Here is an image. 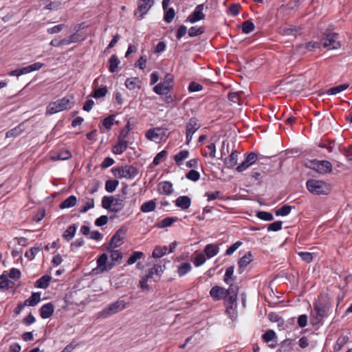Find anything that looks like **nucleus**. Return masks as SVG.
<instances>
[{"instance_id":"54","label":"nucleus","mask_w":352,"mask_h":352,"mask_svg":"<svg viewBox=\"0 0 352 352\" xmlns=\"http://www.w3.org/2000/svg\"><path fill=\"white\" fill-rule=\"evenodd\" d=\"M175 15V10L173 8H169L164 13V21L167 23H170L173 21Z\"/></svg>"},{"instance_id":"61","label":"nucleus","mask_w":352,"mask_h":352,"mask_svg":"<svg viewBox=\"0 0 352 352\" xmlns=\"http://www.w3.org/2000/svg\"><path fill=\"white\" fill-rule=\"evenodd\" d=\"M115 116L113 115L109 116L102 120V125L107 129H110L113 125Z\"/></svg>"},{"instance_id":"46","label":"nucleus","mask_w":352,"mask_h":352,"mask_svg":"<svg viewBox=\"0 0 352 352\" xmlns=\"http://www.w3.org/2000/svg\"><path fill=\"white\" fill-rule=\"evenodd\" d=\"M189 155V152L186 150L179 151L177 154L174 156V160L176 164L179 166L182 164V162L186 159Z\"/></svg>"},{"instance_id":"33","label":"nucleus","mask_w":352,"mask_h":352,"mask_svg":"<svg viewBox=\"0 0 352 352\" xmlns=\"http://www.w3.org/2000/svg\"><path fill=\"white\" fill-rule=\"evenodd\" d=\"M178 221V218L176 217H168L163 219L160 221L157 224V227L158 228H165L166 227H169L172 226L175 222Z\"/></svg>"},{"instance_id":"6","label":"nucleus","mask_w":352,"mask_h":352,"mask_svg":"<svg viewBox=\"0 0 352 352\" xmlns=\"http://www.w3.org/2000/svg\"><path fill=\"white\" fill-rule=\"evenodd\" d=\"M166 129L156 127L147 130L145 136L149 140L158 142L166 136Z\"/></svg>"},{"instance_id":"44","label":"nucleus","mask_w":352,"mask_h":352,"mask_svg":"<svg viewBox=\"0 0 352 352\" xmlns=\"http://www.w3.org/2000/svg\"><path fill=\"white\" fill-rule=\"evenodd\" d=\"M41 246L32 247L25 253V256L29 260L32 261L35 256L41 250Z\"/></svg>"},{"instance_id":"11","label":"nucleus","mask_w":352,"mask_h":352,"mask_svg":"<svg viewBox=\"0 0 352 352\" xmlns=\"http://www.w3.org/2000/svg\"><path fill=\"white\" fill-rule=\"evenodd\" d=\"M204 9V4H199L197 6L194 11L188 16L187 21L190 23H195L205 18V14L203 13Z\"/></svg>"},{"instance_id":"21","label":"nucleus","mask_w":352,"mask_h":352,"mask_svg":"<svg viewBox=\"0 0 352 352\" xmlns=\"http://www.w3.org/2000/svg\"><path fill=\"white\" fill-rule=\"evenodd\" d=\"M41 3L44 5V10H58L60 8L62 5L61 0H40Z\"/></svg>"},{"instance_id":"62","label":"nucleus","mask_w":352,"mask_h":352,"mask_svg":"<svg viewBox=\"0 0 352 352\" xmlns=\"http://www.w3.org/2000/svg\"><path fill=\"white\" fill-rule=\"evenodd\" d=\"M300 258L306 263H311L313 261L312 254L308 252H300L298 253Z\"/></svg>"},{"instance_id":"7","label":"nucleus","mask_w":352,"mask_h":352,"mask_svg":"<svg viewBox=\"0 0 352 352\" xmlns=\"http://www.w3.org/2000/svg\"><path fill=\"white\" fill-rule=\"evenodd\" d=\"M245 160L241 163L236 168V170L241 173L246 169H248L250 166L254 164L258 160V155L255 152L246 153L244 154Z\"/></svg>"},{"instance_id":"55","label":"nucleus","mask_w":352,"mask_h":352,"mask_svg":"<svg viewBox=\"0 0 352 352\" xmlns=\"http://www.w3.org/2000/svg\"><path fill=\"white\" fill-rule=\"evenodd\" d=\"M144 256L142 252H134L128 258L127 264L132 265L135 263L138 260L141 259Z\"/></svg>"},{"instance_id":"1","label":"nucleus","mask_w":352,"mask_h":352,"mask_svg":"<svg viewBox=\"0 0 352 352\" xmlns=\"http://www.w3.org/2000/svg\"><path fill=\"white\" fill-rule=\"evenodd\" d=\"M129 303L126 302L124 300H118L114 302L110 303L107 307L100 311L98 314V317L99 316L103 318H109L111 316L122 311L129 307Z\"/></svg>"},{"instance_id":"27","label":"nucleus","mask_w":352,"mask_h":352,"mask_svg":"<svg viewBox=\"0 0 352 352\" xmlns=\"http://www.w3.org/2000/svg\"><path fill=\"white\" fill-rule=\"evenodd\" d=\"M128 145L127 141L118 140V143L112 148V152L116 155H121L126 150Z\"/></svg>"},{"instance_id":"8","label":"nucleus","mask_w":352,"mask_h":352,"mask_svg":"<svg viewBox=\"0 0 352 352\" xmlns=\"http://www.w3.org/2000/svg\"><path fill=\"white\" fill-rule=\"evenodd\" d=\"M329 306L325 302L318 301L314 304V317L318 322L321 321L327 316Z\"/></svg>"},{"instance_id":"64","label":"nucleus","mask_w":352,"mask_h":352,"mask_svg":"<svg viewBox=\"0 0 352 352\" xmlns=\"http://www.w3.org/2000/svg\"><path fill=\"white\" fill-rule=\"evenodd\" d=\"M242 245L241 241H236L231 246H230L226 251V255H232L241 245Z\"/></svg>"},{"instance_id":"49","label":"nucleus","mask_w":352,"mask_h":352,"mask_svg":"<svg viewBox=\"0 0 352 352\" xmlns=\"http://www.w3.org/2000/svg\"><path fill=\"white\" fill-rule=\"evenodd\" d=\"M107 87L106 86H104L100 88L95 89L93 94L90 95V96H92L95 98H100L106 96L107 94Z\"/></svg>"},{"instance_id":"50","label":"nucleus","mask_w":352,"mask_h":352,"mask_svg":"<svg viewBox=\"0 0 352 352\" xmlns=\"http://www.w3.org/2000/svg\"><path fill=\"white\" fill-rule=\"evenodd\" d=\"M167 250L166 246L157 247L153 250L152 256L153 258H161L167 253Z\"/></svg>"},{"instance_id":"35","label":"nucleus","mask_w":352,"mask_h":352,"mask_svg":"<svg viewBox=\"0 0 352 352\" xmlns=\"http://www.w3.org/2000/svg\"><path fill=\"white\" fill-rule=\"evenodd\" d=\"M41 301V294L38 292H34L31 296L25 300V305L27 306L34 307Z\"/></svg>"},{"instance_id":"4","label":"nucleus","mask_w":352,"mask_h":352,"mask_svg":"<svg viewBox=\"0 0 352 352\" xmlns=\"http://www.w3.org/2000/svg\"><path fill=\"white\" fill-rule=\"evenodd\" d=\"M70 98L67 96L63 97L54 102H50L47 106L46 114L53 115L70 108Z\"/></svg>"},{"instance_id":"29","label":"nucleus","mask_w":352,"mask_h":352,"mask_svg":"<svg viewBox=\"0 0 352 352\" xmlns=\"http://www.w3.org/2000/svg\"><path fill=\"white\" fill-rule=\"evenodd\" d=\"M164 267L161 265H155L152 268L149 269L146 274L147 279H151L153 277V275L160 276L164 272Z\"/></svg>"},{"instance_id":"18","label":"nucleus","mask_w":352,"mask_h":352,"mask_svg":"<svg viewBox=\"0 0 352 352\" xmlns=\"http://www.w3.org/2000/svg\"><path fill=\"white\" fill-rule=\"evenodd\" d=\"M54 311V307L52 302L44 304L40 308V316L43 319L50 318Z\"/></svg>"},{"instance_id":"59","label":"nucleus","mask_w":352,"mask_h":352,"mask_svg":"<svg viewBox=\"0 0 352 352\" xmlns=\"http://www.w3.org/2000/svg\"><path fill=\"white\" fill-rule=\"evenodd\" d=\"M205 196L208 197V201H210L214 199H223L221 193L220 191H215L212 192H206Z\"/></svg>"},{"instance_id":"20","label":"nucleus","mask_w":352,"mask_h":352,"mask_svg":"<svg viewBox=\"0 0 352 352\" xmlns=\"http://www.w3.org/2000/svg\"><path fill=\"white\" fill-rule=\"evenodd\" d=\"M171 88L172 87L170 85V82L166 80L164 82H160L156 85L153 88V91L157 94L162 96L164 94L171 90Z\"/></svg>"},{"instance_id":"37","label":"nucleus","mask_w":352,"mask_h":352,"mask_svg":"<svg viewBox=\"0 0 352 352\" xmlns=\"http://www.w3.org/2000/svg\"><path fill=\"white\" fill-rule=\"evenodd\" d=\"M14 283L8 279V276L5 274H3L0 276V289H8L12 287Z\"/></svg>"},{"instance_id":"5","label":"nucleus","mask_w":352,"mask_h":352,"mask_svg":"<svg viewBox=\"0 0 352 352\" xmlns=\"http://www.w3.org/2000/svg\"><path fill=\"white\" fill-rule=\"evenodd\" d=\"M339 35L334 32H325L323 34L320 40V44L329 50L338 49L340 47V43L338 41Z\"/></svg>"},{"instance_id":"32","label":"nucleus","mask_w":352,"mask_h":352,"mask_svg":"<svg viewBox=\"0 0 352 352\" xmlns=\"http://www.w3.org/2000/svg\"><path fill=\"white\" fill-rule=\"evenodd\" d=\"M24 131L23 125V124H20L18 126H15L14 128L9 130L7 131L6 134V138H16L19 135H20Z\"/></svg>"},{"instance_id":"45","label":"nucleus","mask_w":352,"mask_h":352,"mask_svg":"<svg viewBox=\"0 0 352 352\" xmlns=\"http://www.w3.org/2000/svg\"><path fill=\"white\" fill-rule=\"evenodd\" d=\"M113 203V197L111 196H104L102 199V206L103 208L109 210L111 212Z\"/></svg>"},{"instance_id":"63","label":"nucleus","mask_w":352,"mask_h":352,"mask_svg":"<svg viewBox=\"0 0 352 352\" xmlns=\"http://www.w3.org/2000/svg\"><path fill=\"white\" fill-rule=\"evenodd\" d=\"M166 154L167 152L165 150H163L158 153L154 157L153 164L155 166L158 165L164 160Z\"/></svg>"},{"instance_id":"10","label":"nucleus","mask_w":352,"mask_h":352,"mask_svg":"<svg viewBox=\"0 0 352 352\" xmlns=\"http://www.w3.org/2000/svg\"><path fill=\"white\" fill-rule=\"evenodd\" d=\"M114 266L115 263L108 261V256L106 253L102 254L97 259V268L100 272H108Z\"/></svg>"},{"instance_id":"15","label":"nucleus","mask_w":352,"mask_h":352,"mask_svg":"<svg viewBox=\"0 0 352 352\" xmlns=\"http://www.w3.org/2000/svg\"><path fill=\"white\" fill-rule=\"evenodd\" d=\"M157 191L161 195H170L174 191L173 184L169 181L160 182L157 185Z\"/></svg>"},{"instance_id":"9","label":"nucleus","mask_w":352,"mask_h":352,"mask_svg":"<svg viewBox=\"0 0 352 352\" xmlns=\"http://www.w3.org/2000/svg\"><path fill=\"white\" fill-rule=\"evenodd\" d=\"M311 164L314 165L312 168L319 173H328L332 170V164L327 160H314L311 161Z\"/></svg>"},{"instance_id":"26","label":"nucleus","mask_w":352,"mask_h":352,"mask_svg":"<svg viewBox=\"0 0 352 352\" xmlns=\"http://www.w3.org/2000/svg\"><path fill=\"white\" fill-rule=\"evenodd\" d=\"M219 252V248L217 245L210 243L208 244L204 248V252L208 258L216 256Z\"/></svg>"},{"instance_id":"14","label":"nucleus","mask_w":352,"mask_h":352,"mask_svg":"<svg viewBox=\"0 0 352 352\" xmlns=\"http://www.w3.org/2000/svg\"><path fill=\"white\" fill-rule=\"evenodd\" d=\"M210 295L214 301H219L226 298V289L218 285H214L211 288Z\"/></svg>"},{"instance_id":"56","label":"nucleus","mask_w":352,"mask_h":352,"mask_svg":"<svg viewBox=\"0 0 352 352\" xmlns=\"http://www.w3.org/2000/svg\"><path fill=\"white\" fill-rule=\"evenodd\" d=\"M204 30L202 27L197 28L196 26L191 27L188 30V35L190 37H195L202 34Z\"/></svg>"},{"instance_id":"19","label":"nucleus","mask_w":352,"mask_h":352,"mask_svg":"<svg viewBox=\"0 0 352 352\" xmlns=\"http://www.w3.org/2000/svg\"><path fill=\"white\" fill-rule=\"evenodd\" d=\"M320 43L316 41H309L306 43L299 45L297 48L299 52L305 53L307 52H314L316 49L319 48Z\"/></svg>"},{"instance_id":"58","label":"nucleus","mask_w":352,"mask_h":352,"mask_svg":"<svg viewBox=\"0 0 352 352\" xmlns=\"http://www.w3.org/2000/svg\"><path fill=\"white\" fill-rule=\"evenodd\" d=\"M186 177L189 180H191L192 182H197L200 179V174L198 171L195 170H190L186 175Z\"/></svg>"},{"instance_id":"51","label":"nucleus","mask_w":352,"mask_h":352,"mask_svg":"<svg viewBox=\"0 0 352 352\" xmlns=\"http://www.w3.org/2000/svg\"><path fill=\"white\" fill-rule=\"evenodd\" d=\"M241 28L243 33L249 34L254 30L255 26L250 20H247L243 23Z\"/></svg>"},{"instance_id":"25","label":"nucleus","mask_w":352,"mask_h":352,"mask_svg":"<svg viewBox=\"0 0 352 352\" xmlns=\"http://www.w3.org/2000/svg\"><path fill=\"white\" fill-rule=\"evenodd\" d=\"M72 157L71 152L67 149H60L56 154L52 156V160H67Z\"/></svg>"},{"instance_id":"36","label":"nucleus","mask_w":352,"mask_h":352,"mask_svg":"<svg viewBox=\"0 0 352 352\" xmlns=\"http://www.w3.org/2000/svg\"><path fill=\"white\" fill-rule=\"evenodd\" d=\"M76 229L77 227L75 225L69 226L63 234V239L67 241L72 240L76 234Z\"/></svg>"},{"instance_id":"31","label":"nucleus","mask_w":352,"mask_h":352,"mask_svg":"<svg viewBox=\"0 0 352 352\" xmlns=\"http://www.w3.org/2000/svg\"><path fill=\"white\" fill-rule=\"evenodd\" d=\"M77 198L74 195H70L63 201H62L59 206L60 209L69 208L74 206L76 204Z\"/></svg>"},{"instance_id":"42","label":"nucleus","mask_w":352,"mask_h":352,"mask_svg":"<svg viewBox=\"0 0 352 352\" xmlns=\"http://www.w3.org/2000/svg\"><path fill=\"white\" fill-rule=\"evenodd\" d=\"M192 269L191 265L188 263H183L180 266L178 267L177 273L179 277L185 276Z\"/></svg>"},{"instance_id":"47","label":"nucleus","mask_w":352,"mask_h":352,"mask_svg":"<svg viewBox=\"0 0 352 352\" xmlns=\"http://www.w3.org/2000/svg\"><path fill=\"white\" fill-rule=\"evenodd\" d=\"M292 208L294 207L292 206L284 205L278 210H276L275 214L276 216H287L291 212Z\"/></svg>"},{"instance_id":"53","label":"nucleus","mask_w":352,"mask_h":352,"mask_svg":"<svg viewBox=\"0 0 352 352\" xmlns=\"http://www.w3.org/2000/svg\"><path fill=\"white\" fill-rule=\"evenodd\" d=\"M237 305H228L226 307V313L230 318L234 320L237 317Z\"/></svg>"},{"instance_id":"2","label":"nucleus","mask_w":352,"mask_h":352,"mask_svg":"<svg viewBox=\"0 0 352 352\" xmlns=\"http://www.w3.org/2000/svg\"><path fill=\"white\" fill-rule=\"evenodd\" d=\"M112 173L118 178L134 179L138 174V169L133 165H124L112 168Z\"/></svg>"},{"instance_id":"57","label":"nucleus","mask_w":352,"mask_h":352,"mask_svg":"<svg viewBox=\"0 0 352 352\" xmlns=\"http://www.w3.org/2000/svg\"><path fill=\"white\" fill-rule=\"evenodd\" d=\"M282 224H283V222L280 221H274L270 224L268 225L267 226V231L268 232H270V231H273V232H277V231H279L282 229Z\"/></svg>"},{"instance_id":"28","label":"nucleus","mask_w":352,"mask_h":352,"mask_svg":"<svg viewBox=\"0 0 352 352\" xmlns=\"http://www.w3.org/2000/svg\"><path fill=\"white\" fill-rule=\"evenodd\" d=\"M141 81L139 78H128L125 81V86L130 90H133L136 88H140Z\"/></svg>"},{"instance_id":"39","label":"nucleus","mask_w":352,"mask_h":352,"mask_svg":"<svg viewBox=\"0 0 352 352\" xmlns=\"http://www.w3.org/2000/svg\"><path fill=\"white\" fill-rule=\"evenodd\" d=\"M349 87V85L348 84H342L329 89L327 90L326 94L327 95H336L346 90Z\"/></svg>"},{"instance_id":"23","label":"nucleus","mask_w":352,"mask_h":352,"mask_svg":"<svg viewBox=\"0 0 352 352\" xmlns=\"http://www.w3.org/2000/svg\"><path fill=\"white\" fill-rule=\"evenodd\" d=\"M201 127L197 118L192 117L190 118L186 123V133L194 134Z\"/></svg>"},{"instance_id":"3","label":"nucleus","mask_w":352,"mask_h":352,"mask_svg":"<svg viewBox=\"0 0 352 352\" xmlns=\"http://www.w3.org/2000/svg\"><path fill=\"white\" fill-rule=\"evenodd\" d=\"M306 186L314 195H327L330 191L329 185L321 180L309 179L306 182Z\"/></svg>"},{"instance_id":"16","label":"nucleus","mask_w":352,"mask_h":352,"mask_svg":"<svg viewBox=\"0 0 352 352\" xmlns=\"http://www.w3.org/2000/svg\"><path fill=\"white\" fill-rule=\"evenodd\" d=\"M175 205L183 210L188 209L191 205V199L188 196H179L175 201Z\"/></svg>"},{"instance_id":"22","label":"nucleus","mask_w":352,"mask_h":352,"mask_svg":"<svg viewBox=\"0 0 352 352\" xmlns=\"http://www.w3.org/2000/svg\"><path fill=\"white\" fill-rule=\"evenodd\" d=\"M240 153L236 151H233L231 154L225 159L224 164L228 168H233L238 162V157Z\"/></svg>"},{"instance_id":"43","label":"nucleus","mask_w":352,"mask_h":352,"mask_svg":"<svg viewBox=\"0 0 352 352\" xmlns=\"http://www.w3.org/2000/svg\"><path fill=\"white\" fill-rule=\"evenodd\" d=\"M234 270V266H233V265L230 266L226 269L225 274H224V277H223V280L226 284H230V283L232 280H234V278L233 276Z\"/></svg>"},{"instance_id":"12","label":"nucleus","mask_w":352,"mask_h":352,"mask_svg":"<svg viewBox=\"0 0 352 352\" xmlns=\"http://www.w3.org/2000/svg\"><path fill=\"white\" fill-rule=\"evenodd\" d=\"M154 4V0H138V12L140 13V19L144 18L151 7Z\"/></svg>"},{"instance_id":"52","label":"nucleus","mask_w":352,"mask_h":352,"mask_svg":"<svg viewBox=\"0 0 352 352\" xmlns=\"http://www.w3.org/2000/svg\"><path fill=\"white\" fill-rule=\"evenodd\" d=\"M256 217L263 221H270L274 219V216L272 213L266 211H258L256 213Z\"/></svg>"},{"instance_id":"30","label":"nucleus","mask_w":352,"mask_h":352,"mask_svg":"<svg viewBox=\"0 0 352 352\" xmlns=\"http://www.w3.org/2000/svg\"><path fill=\"white\" fill-rule=\"evenodd\" d=\"M51 279L50 276L44 275L36 281L35 286L38 288L46 289L49 286Z\"/></svg>"},{"instance_id":"34","label":"nucleus","mask_w":352,"mask_h":352,"mask_svg":"<svg viewBox=\"0 0 352 352\" xmlns=\"http://www.w3.org/2000/svg\"><path fill=\"white\" fill-rule=\"evenodd\" d=\"M156 208V201L155 199H152L148 201L144 202L141 207L140 210L142 212H151L152 211H154Z\"/></svg>"},{"instance_id":"13","label":"nucleus","mask_w":352,"mask_h":352,"mask_svg":"<svg viewBox=\"0 0 352 352\" xmlns=\"http://www.w3.org/2000/svg\"><path fill=\"white\" fill-rule=\"evenodd\" d=\"M126 232V229L124 228H121L116 231V232L113 234L110 240L111 245L114 248H118L122 244L124 235Z\"/></svg>"},{"instance_id":"48","label":"nucleus","mask_w":352,"mask_h":352,"mask_svg":"<svg viewBox=\"0 0 352 352\" xmlns=\"http://www.w3.org/2000/svg\"><path fill=\"white\" fill-rule=\"evenodd\" d=\"M119 182L116 179H109L105 183V190L108 192H113L116 190Z\"/></svg>"},{"instance_id":"17","label":"nucleus","mask_w":352,"mask_h":352,"mask_svg":"<svg viewBox=\"0 0 352 352\" xmlns=\"http://www.w3.org/2000/svg\"><path fill=\"white\" fill-rule=\"evenodd\" d=\"M253 256L251 252H248L243 256H242L238 261L239 273L241 274L243 272L246 267L252 261Z\"/></svg>"},{"instance_id":"40","label":"nucleus","mask_w":352,"mask_h":352,"mask_svg":"<svg viewBox=\"0 0 352 352\" xmlns=\"http://www.w3.org/2000/svg\"><path fill=\"white\" fill-rule=\"evenodd\" d=\"M206 261L205 255L201 252H195V257L192 259V263L196 267L202 265Z\"/></svg>"},{"instance_id":"24","label":"nucleus","mask_w":352,"mask_h":352,"mask_svg":"<svg viewBox=\"0 0 352 352\" xmlns=\"http://www.w3.org/2000/svg\"><path fill=\"white\" fill-rule=\"evenodd\" d=\"M43 65V63L36 62L32 65H28L22 68H19L21 76L29 74L34 71H38L40 69H41Z\"/></svg>"},{"instance_id":"38","label":"nucleus","mask_w":352,"mask_h":352,"mask_svg":"<svg viewBox=\"0 0 352 352\" xmlns=\"http://www.w3.org/2000/svg\"><path fill=\"white\" fill-rule=\"evenodd\" d=\"M109 70L111 73H114L117 71L118 67L119 64L120 63V60L117 57L116 55L113 54L112 55L110 58L109 59Z\"/></svg>"},{"instance_id":"60","label":"nucleus","mask_w":352,"mask_h":352,"mask_svg":"<svg viewBox=\"0 0 352 352\" xmlns=\"http://www.w3.org/2000/svg\"><path fill=\"white\" fill-rule=\"evenodd\" d=\"M203 86L196 82H190L188 87V91L189 92H197L203 89Z\"/></svg>"},{"instance_id":"41","label":"nucleus","mask_w":352,"mask_h":352,"mask_svg":"<svg viewBox=\"0 0 352 352\" xmlns=\"http://www.w3.org/2000/svg\"><path fill=\"white\" fill-rule=\"evenodd\" d=\"M124 206V199H116L113 197V203L111 212H118L121 211Z\"/></svg>"}]
</instances>
